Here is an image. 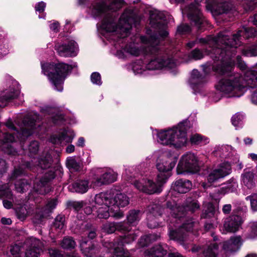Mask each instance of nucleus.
<instances>
[{
  "mask_svg": "<svg viewBox=\"0 0 257 257\" xmlns=\"http://www.w3.org/2000/svg\"><path fill=\"white\" fill-rule=\"evenodd\" d=\"M9 47L6 40H0V57H3L8 54Z\"/></svg>",
  "mask_w": 257,
  "mask_h": 257,
  "instance_id": "8fccbe9b",
  "label": "nucleus"
},
{
  "mask_svg": "<svg viewBox=\"0 0 257 257\" xmlns=\"http://www.w3.org/2000/svg\"><path fill=\"white\" fill-rule=\"evenodd\" d=\"M75 245V242L71 237L64 238L61 243V247L65 249H72L74 248Z\"/></svg>",
  "mask_w": 257,
  "mask_h": 257,
  "instance_id": "c03bdc74",
  "label": "nucleus"
},
{
  "mask_svg": "<svg viewBox=\"0 0 257 257\" xmlns=\"http://www.w3.org/2000/svg\"><path fill=\"white\" fill-rule=\"evenodd\" d=\"M256 36V31L253 28H243L239 30L237 34L232 36L231 41L229 40V33L222 32L217 37L207 36L198 40L199 43L207 45L209 47H213L214 51L211 57L220 61L221 65L217 68L213 66V69L221 74H226L231 72L234 64L231 57L235 54V48L240 46V37L248 38Z\"/></svg>",
  "mask_w": 257,
  "mask_h": 257,
  "instance_id": "f03ea898",
  "label": "nucleus"
},
{
  "mask_svg": "<svg viewBox=\"0 0 257 257\" xmlns=\"http://www.w3.org/2000/svg\"><path fill=\"white\" fill-rule=\"evenodd\" d=\"M199 208L197 201L193 200L189 202L185 207L178 206L175 202H168L166 208H161L157 205H153L149 206L148 210L149 213L147 215L148 225L151 228L157 227L159 224L156 220V217L157 215H161L160 212L163 210L164 213H170L174 218H180L184 215L185 211H189L191 212L195 211Z\"/></svg>",
  "mask_w": 257,
  "mask_h": 257,
  "instance_id": "39448f33",
  "label": "nucleus"
},
{
  "mask_svg": "<svg viewBox=\"0 0 257 257\" xmlns=\"http://www.w3.org/2000/svg\"><path fill=\"white\" fill-rule=\"evenodd\" d=\"M55 176L54 169L51 168L45 174L37 186H35L36 191L40 194H45L49 192L51 189L48 182L53 179Z\"/></svg>",
  "mask_w": 257,
  "mask_h": 257,
  "instance_id": "412c9836",
  "label": "nucleus"
},
{
  "mask_svg": "<svg viewBox=\"0 0 257 257\" xmlns=\"http://www.w3.org/2000/svg\"><path fill=\"white\" fill-rule=\"evenodd\" d=\"M31 246L28 248L25 253L26 257H38L42 251L44 244L39 239L31 238Z\"/></svg>",
  "mask_w": 257,
  "mask_h": 257,
  "instance_id": "bb28decb",
  "label": "nucleus"
},
{
  "mask_svg": "<svg viewBox=\"0 0 257 257\" xmlns=\"http://www.w3.org/2000/svg\"><path fill=\"white\" fill-rule=\"evenodd\" d=\"M188 17L194 22L195 25L199 29L204 27L207 21L202 16L198 3L191 4L188 7Z\"/></svg>",
  "mask_w": 257,
  "mask_h": 257,
  "instance_id": "6ab92c4d",
  "label": "nucleus"
},
{
  "mask_svg": "<svg viewBox=\"0 0 257 257\" xmlns=\"http://www.w3.org/2000/svg\"><path fill=\"white\" fill-rule=\"evenodd\" d=\"M238 188L237 181L234 178H231L226 182L223 186L220 188V193L225 194L236 191Z\"/></svg>",
  "mask_w": 257,
  "mask_h": 257,
  "instance_id": "f704fd0d",
  "label": "nucleus"
},
{
  "mask_svg": "<svg viewBox=\"0 0 257 257\" xmlns=\"http://www.w3.org/2000/svg\"><path fill=\"white\" fill-rule=\"evenodd\" d=\"M204 56V54L199 49H195L191 52L189 55L190 59H194L198 60L202 59Z\"/></svg>",
  "mask_w": 257,
  "mask_h": 257,
  "instance_id": "3c124183",
  "label": "nucleus"
},
{
  "mask_svg": "<svg viewBox=\"0 0 257 257\" xmlns=\"http://www.w3.org/2000/svg\"><path fill=\"white\" fill-rule=\"evenodd\" d=\"M140 211L132 210L127 216L128 222L132 225H136L140 219Z\"/></svg>",
  "mask_w": 257,
  "mask_h": 257,
  "instance_id": "58836bf2",
  "label": "nucleus"
},
{
  "mask_svg": "<svg viewBox=\"0 0 257 257\" xmlns=\"http://www.w3.org/2000/svg\"><path fill=\"white\" fill-rule=\"evenodd\" d=\"M81 250L83 254L87 257H91L98 251V248L91 241L82 240L80 243Z\"/></svg>",
  "mask_w": 257,
  "mask_h": 257,
  "instance_id": "473e14b6",
  "label": "nucleus"
},
{
  "mask_svg": "<svg viewBox=\"0 0 257 257\" xmlns=\"http://www.w3.org/2000/svg\"><path fill=\"white\" fill-rule=\"evenodd\" d=\"M127 230H122L126 231L124 235L121 237L120 240L115 243L105 242V246L107 247L109 251H113V254L112 257H127L128 252L125 251L124 248L121 246L123 243H128L133 241L137 236L136 233L130 232L128 227L126 226Z\"/></svg>",
  "mask_w": 257,
  "mask_h": 257,
  "instance_id": "9b49d317",
  "label": "nucleus"
},
{
  "mask_svg": "<svg viewBox=\"0 0 257 257\" xmlns=\"http://www.w3.org/2000/svg\"><path fill=\"white\" fill-rule=\"evenodd\" d=\"M39 149V144L38 142L33 141L31 143L29 147V150L32 154H35Z\"/></svg>",
  "mask_w": 257,
  "mask_h": 257,
  "instance_id": "052dcab7",
  "label": "nucleus"
},
{
  "mask_svg": "<svg viewBox=\"0 0 257 257\" xmlns=\"http://www.w3.org/2000/svg\"><path fill=\"white\" fill-rule=\"evenodd\" d=\"M19 94V91L17 89H11L10 90H7L1 94V100L2 101H7L11 99H14Z\"/></svg>",
  "mask_w": 257,
  "mask_h": 257,
  "instance_id": "4c0bfd02",
  "label": "nucleus"
},
{
  "mask_svg": "<svg viewBox=\"0 0 257 257\" xmlns=\"http://www.w3.org/2000/svg\"><path fill=\"white\" fill-rule=\"evenodd\" d=\"M6 125L11 132L3 135V139L0 140V149L8 154L12 153L11 143L16 140L13 135L15 133L19 134V136L17 137V138H20L19 139L23 140L25 137L30 136L34 132L36 126H39V124H37L33 120L25 119L23 121V126L21 127V133H19L17 131H15L16 127L11 120H8Z\"/></svg>",
  "mask_w": 257,
  "mask_h": 257,
  "instance_id": "1a4fd4ad",
  "label": "nucleus"
},
{
  "mask_svg": "<svg viewBox=\"0 0 257 257\" xmlns=\"http://www.w3.org/2000/svg\"><path fill=\"white\" fill-rule=\"evenodd\" d=\"M108 191L114 192L111 199L112 203L110 209L112 217L116 219L120 218L123 216V213L119 208L128 204L129 198L126 195L117 191L115 189H111Z\"/></svg>",
  "mask_w": 257,
  "mask_h": 257,
  "instance_id": "ddd939ff",
  "label": "nucleus"
},
{
  "mask_svg": "<svg viewBox=\"0 0 257 257\" xmlns=\"http://www.w3.org/2000/svg\"><path fill=\"white\" fill-rule=\"evenodd\" d=\"M153 156L156 159V166L159 173L155 179L150 175L134 183L139 190L149 194L162 191L163 185L171 176V172L178 160L177 155L168 152L158 151L154 152Z\"/></svg>",
  "mask_w": 257,
  "mask_h": 257,
  "instance_id": "7ed1b4c3",
  "label": "nucleus"
},
{
  "mask_svg": "<svg viewBox=\"0 0 257 257\" xmlns=\"http://www.w3.org/2000/svg\"><path fill=\"white\" fill-rule=\"evenodd\" d=\"M246 200H249L251 209L253 211H257V194H253L246 197Z\"/></svg>",
  "mask_w": 257,
  "mask_h": 257,
  "instance_id": "864d4df0",
  "label": "nucleus"
},
{
  "mask_svg": "<svg viewBox=\"0 0 257 257\" xmlns=\"http://www.w3.org/2000/svg\"><path fill=\"white\" fill-rule=\"evenodd\" d=\"M243 75V78L238 73L222 78L215 85L216 89L227 97H233L242 96L247 86L257 87V70H247Z\"/></svg>",
  "mask_w": 257,
  "mask_h": 257,
  "instance_id": "20e7f679",
  "label": "nucleus"
},
{
  "mask_svg": "<svg viewBox=\"0 0 257 257\" xmlns=\"http://www.w3.org/2000/svg\"><path fill=\"white\" fill-rule=\"evenodd\" d=\"M16 213L19 219L24 220L27 216L28 211L26 207L23 206L20 209L16 210Z\"/></svg>",
  "mask_w": 257,
  "mask_h": 257,
  "instance_id": "6e6d98bb",
  "label": "nucleus"
},
{
  "mask_svg": "<svg viewBox=\"0 0 257 257\" xmlns=\"http://www.w3.org/2000/svg\"><path fill=\"white\" fill-rule=\"evenodd\" d=\"M52 159L50 154H47L43 155L39 158H33L31 162L26 164V167L31 169H33L35 166H37L42 169L49 168L52 164Z\"/></svg>",
  "mask_w": 257,
  "mask_h": 257,
  "instance_id": "393cba45",
  "label": "nucleus"
},
{
  "mask_svg": "<svg viewBox=\"0 0 257 257\" xmlns=\"http://www.w3.org/2000/svg\"><path fill=\"white\" fill-rule=\"evenodd\" d=\"M236 59L237 61L238 67L242 70H244L246 68V65L243 62L241 61V57L238 56L236 58Z\"/></svg>",
  "mask_w": 257,
  "mask_h": 257,
  "instance_id": "69168bd1",
  "label": "nucleus"
},
{
  "mask_svg": "<svg viewBox=\"0 0 257 257\" xmlns=\"http://www.w3.org/2000/svg\"><path fill=\"white\" fill-rule=\"evenodd\" d=\"M189 128V122L185 120L170 129L161 130L157 134V142L163 145L181 148L187 144V131Z\"/></svg>",
  "mask_w": 257,
  "mask_h": 257,
  "instance_id": "423d86ee",
  "label": "nucleus"
},
{
  "mask_svg": "<svg viewBox=\"0 0 257 257\" xmlns=\"http://www.w3.org/2000/svg\"><path fill=\"white\" fill-rule=\"evenodd\" d=\"M30 184L25 179L18 180L15 183L16 190L18 192H24L28 190Z\"/></svg>",
  "mask_w": 257,
  "mask_h": 257,
  "instance_id": "79ce46f5",
  "label": "nucleus"
},
{
  "mask_svg": "<svg viewBox=\"0 0 257 257\" xmlns=\"http://www.w3.org/2000/svg\"><path fill=\"white\" fill-rule=\"evenodd\" d=\"M198 171V159L194 154L189 152L181 157L177 167L178 174H183L188 172L194 173Z\"/></svg>",
  "mask_w": 257,
  "mask_h": 257,
  "instance_id": "f8f14e48",
  "label": "nucleus"
},
{
  "mask_svg": "<svg viewBox=\"0 0 257 257\" xmlns=\"http://www.w3.org/2000/svg\"><path fill=\"white\" fill-rule=\"evenodd\" d=\"M114 192L112 191H107L101 192L96 194L95 196L94 201L98 205L95 206L97 209V216L99 218L107 219L109 217H112V213L111 211L112 202L111 199Z\"/></svg>",
  "mask_w": 257,
  "mask_h": 257,
  "instance_id": "9d476101",
  "label": "nucleus"
},
{
  "mask_svg": "<svg viewBox=\"0 0 257 257\" xmlns=\"http://www.w3.org/2000/svg\"><path fill=\"white\" fill-rule=\"evenodd\" d=\"M243 119L244 115L240 112H237L232 116L231 118L232 123L236 127L239 126L242 124Z\"/></svg>",
  "mask_w": 257,
  "mask_h": 257,
  "instance_id": "09e8293b",
  "label": "nucleus"
},
{
  "mask_svg": "<svg viewBox=\"0 0 257 257\" xmlns=\"http://www.w3.org/2000/svg\"><path fill=\"white\" fill-rule=\"evenodd\" d=\"M146 253L149 257H162L167 253V251L161 245H158L146 252Z\"/></svg>",
  "mask_w": 257,
  "mask_h": 257,
  "instance_id": "e433bc0d",
  "label": "nucleus"
},
{
  "mask_svg": "<svg viewBox=\"0 0 257 257\" xmlns=\"http://www.w3.org/2000/svg\"><path fill=\"white\" fill-rule=\"evenodd\" d=\"M54 49L59 56L63 57H75L79 50L77 43L73 40L57 42Z\"/></svg>",
  "mask_w": 257,
  "mask_h": 257,
  "instance_id": "2eb2a0df",
  "label": "nucleus"
},
{
  "mask_svg": "<svg viewBox=\"0 0 257 257\" xmlns=\"http://www.w3.org/2000/svg\"><path fill=\"white\" fill-rule=\"evenodd\" d=\"M49 253L50 257H65V255L61 253L59 250L55 249H50Z\"/></svg>",
  "mask_w": 257,
  "mask_h": 257,
  "instance_id": "680f3d73",
  "label": "nucleus"
},
{
  "mask_svg": "<svg viewBox=\"0 0 257 257\" xmlns=\"http://www.w3.org/2000/svg\"><path fill=\"white\" fill-rule=\"evenodd\" d=\"M146 66H144L142 61H138L132 64V70L135 74H143L146 70Z\"/></svg>",
  "mask_w": 257,
  "mask_h": 257,
  "instance_id": "a18cd8bd",
  "label": "nucleus"
},
{
  "mask_svg": "<svg viewBox=\"0 0 257 257\" xmlns=\"http://www.w3.org/2000/svg\"><path fill=\"white\" fill-rule=\"evenodd\" d=\"M64 119V116L61 115H57L54 117L53 121L55 123L59 124Z\"/></svg>",
  "mask_w": 257,
  "mask_h": 257,
  "instance_id": "338daca9",
  "label": "nucleus"
},
{
  "mask_svg": "<svg viewBox=\"0 0 257 257\" xmlns=\"http://www.w3.org/2000/svg\"><path fill=\"white\" fill-rule=\"evenodd\" d=\"M10 250L13 257H21L20 254V246L19 245L17 244L12 245Z\"/></svg>",
  "mask_w": 257,
  "mask_h": 257,
  "instance_id": "4d7b16f0",
  "label": "nucleus"
},
{
  "mask_svg": "<svg viewBox=\"0 0 257 257\" xmlns=\"http://www.w3.org/2000/svg\"><path fill=\"white\" fill-rule=\"evenodd\" d=\"M142 52L137 44L133 43L127 45L124 48L116 51V55L120 58H124L128 55L137 56Z\"/></svg>",
  "mask_w": 257,
  "mask_h": 257,
  "instance_id": "a878e982",
  "label": "nucleus"
},
{
  "mask_svg": "<svg viewBox=\"0 0 257 257\" xmlns=\"http://www.w3.org/2000/svg\"><path fill=\"white\" fill-rule=\"evenodd\" d=\"M213 154L222 159H228L230 161L233 157L234 161H238V154L236 151L230 145H218L214 147Z\"/></svg>",
  "mask_w": 257,
  "mask_h": 257,
  "instance_id": "f3484780",
  "label": "nucleus"
},
{
  "mask_svg": "<svg viewBox=\"0 0 257 257\" xmlns=\"http://www.w3.org/2000/svg\"><path fill=\"white\" fill-rule=\"evenodd\" d=\"M192 184L187 179H180L176 180L173 185V189L179 193H186L192 188Z\"/></svg>",
  "mask_w": 257,
  "mask_h": 257,
  "instance_id": "7c9ffc66",
  "label": "nucleus"
},
{
  "mask_svg": "<svg viewBox=\"0 0 257 257\" xmlns=\"http://www.w3.org/2000/svg\"><path fill=\"white\" fill-rule=\"evenodd\" d=\"M123 5V0H95L90 7V12L94 17H103L99 31L104 33L117 35L124 38L129 33L133 23L135 22L134 13L126 10L120 16L118 25L116 24V15L114 12L119 10Z\"/></svg>",
  "mask_w": 257,
  "mask_h": 257,
  "instance_id": "f257e3e1",
  "label": "nucleus"
},
{
  "mask_svg": "<svg viewBox=\"0 0 257 257\" xmlns=\"http://www.w3.org/2000/svg\"><path fill=\"white\" fill-rule=\"evenodd\" d=\"M148 70H157L166 68L175 74L177 72V63L173 59L165 60L162 58H157L151 60L146 66Z\"/></svg>",
  "mask_w": 257,
  "mask_h": 257,
  "instance_id": "dca6fc26",
  "label": "nucleus"
},
{
  "mask_svg": "<svg viewBox=\"0 0 257 257\" xmlns=\"http://www.w3.org/2000/svg\"><path fill=\"white\" fill-rule=\"evenodd\" d=\"M7 169V165L5 160L0 159V174L5 172Z\"/></svg>",
  "mask_w": 257,
  "mask_h": 257,
  "instance_id": "0e129e2a",
  "label": "nucleus"
},
{
  "mask_svg": "<svg viewBox=\"0 0 257 257\" xmlns=\"http://www.w3.org/2000/svg\"><path fill=\"white\" fill-rule=\"evenodd\" d=\"M75 137V134L71 130H64L58 135H53L50 138V141L54 144L66 145L72 142Z\"/></svg>",
  "mask_w": 257,
  "mask_h": 257,
  "instance_id": "5701e85b",
  "label": "nucleus"
},
{
  "mask_svg": "<svg viewBox=\"0 0 257 257\" xmlns=\"http://www.w3.org/2000/svg\"><path fill=\"white\" fill-rule=\"evenodd\" d=\"M218 211V206H215L212 203L209 202L205 205L202 216L204 218H215Z\"/></svg>",
  "mask_w": 257,
  "mask_h": 257,
  "instance_id": "72a5a7b5",
  "label": "nucleus"
},
{
  "mask_svg": "<svg viewBox=\"0 0 257 257\" xmlns=\"http://www.w3.org/2000/svg\"><path fill=\"white\" fill-rule=\"evenodd\" d=\"M242 220L240 216L232 215L227 218L224 223V233L235 232L237 231L241 227Z\"/></svg>",
  "mask_w": 257,
  "mask_h": 257,
  "instance_id": "b1692460",
  "label": "nucleus"
},
{
  "mask_svg": "<svg viewBox=\"0 0 257 257\" xmlns=\"http://www.w3.org/2000/svg\"><path fill=\"white\" fill-rule=\"evenodd\" d=\"M255 174L253 171L244 169L240 176L241 184L248 189H251L255 186Z\"/></svg>",
  "mask_w": 257,
  "mask_h": 257,
  "instance_id": "c756f323",
  "label": "nucleus"
},
{
  "mask_svg": "<svg viewBox=\"0 0 257 257\" xmlns=\"http://www.w3.org/2000/svg\"><path fill=\"white\" fill-rule=\"evenodd\" d=\"M190 141L192 144L204 145L209 142V139L207 137L202 136L198 134L191 135Z\"/></svg>",
  "mask_w": 257,
  "mask_h": 257,
  "instance_id": "c9c22d12",
  "label": "nucleus"
},
{
  "mask_svg": "<svg viewBox=\"0 0 257 257\" xmlns=\"http://www.w3.org/2000/svg\"><path fill=\"white\" fill-rule=\"evenodd\" d=\"M102 229L107 233H113L115 230L122 231L127 230L126 224L124 222L115 223L114 222H107L104 224Z\"/></svg>",
  "mask_w": 257,
  "mask_h": 257,
  "instance_id": "2f4dec72",
  "label": "nucleus"
},
{
  "mask_svg": "<svg viewBox=\"0 0 257 257\" xmlns=\"http://www.w3.org/2000/svg\"><path fill=\"white\" fill-rule=\"evenodd\" d=\"M218 250L217 246L215 244H211L203 251L204 257H216V253Z\"/></svg>",
  "mask_w": 257,
  "mask_h": 257,
  "instance_id": "49530a36",
  "label": "nucleus"
},
{
  "mask_svg": "<svg viewBox=\"0 0 257 257\" xmlns=\"http://www.w3.org/2000/svg\"><path fill=\"white\" fill-rule=\"evenodd\" d=\"M190 31V27L186 24H182L179 26L177 29V33L180 34H183L189 32Z\"/></svg>",
  "mask_w": 257,
  "mask_h": 257,
  "instance_id": "bf43d9fd",
  "label": "nucleus"
},
{
  "mask_svg": "<svg viewBox=\"0 0 257 257\" xmlns=\"http://www.w3.org/2000/svg\"><path fill=\"white\" fill-rule=\"evenodd\" d=\"M242 243L241 237L240 236H235L224 242L222 247L226 252H232L238 250Z\"/></svg>",
  "mask_w": 257,
  "mask_h": 257,
  "instance_id": "cd10ccee",
  "label": "nucleus"
},
{
  "mask_svg": "<svg viewBox=\"0 0 257 257\" xmlns=\"http://www.w3.org/2000/svg\"><path fill=\"white\" fill-rule=\"evenodd\" d=\"M206 81L205 77L197 70L194 69L192 71L189 83L194 93H201L203 91Z\"/></svg>",
  "mask_w": 257,
  "mask_h": 257,
  "instance_id": "aec40b11",
  "label": "nucleus"
},
{
  "mask_svg": "<svg viewBox=\"0 0 257 257\" xmlns=\"http://www.w3.org/2000/svg\"><path fill=\"white\" fill-rule=\"evenodd\" d=\"M66 166L69 170L74 171L79 170L81 168L80 163L77 162L75 158L73 157L67 158Z\"/></svg>",
  "mask_w": 257,
  "mask_h": 257,
  "instance_id": "ea45409f",
  "label": "nucleus"
},
{
  "mask_svg": "<svg viewBox=\"0 0 257 257\" xmlns=\"http://www.w3.org/2000/svg\"><path fill=\"white\" fill-rule=\"evenodd\" d=\"M91 82L96 85H100L102 84L100 74L98 72H93L90 77Z\"/></svg>",
  "mask_w": 257,
  "mask_h": 257,
  "instance_id": "5fc2aeb1",
  "label": "nucleus"
},
{
  "mask_svg": "<svg viewBox=\"0 0 257 257\" xmlns=\"http://www.w3.org/2000/svg\"><path fill=\"white\" fill-rule=\"evenodd\" d=\"M244 55L248 57L257 56V46H252L244 52Z\"/></svg>",
  "mask_w": 257,
  "mask_h": 257,
  "instance_id": "13d9d810",
  "label": "nucleus"
},
{
  "mask_svg": "<svg viewBox=\"0 0 257 257\" xmlns=\"http://www.w3.org/2000/svg\"><path fill=\"white\" fill-rule=\"evenodd\" d=\"M46 7V4L43 2H41L37 3L35 6V10L36 12L39 13H42L44 12Z\"/></svg>",
  "mask_w": 257,
  "mask_h": 257,
  "instance_id": "e2e57ef3",
  "label": "nucleus"
},
{
  "mask_svg": "<svg viewBox=\"0 0 257 257\" xmlns=\"http://www.w3.org/2000/svg\"><path fill=\"white\" fill-rule=\"evenodd\" d=\"M41 67L42 72L48 76L54 88L58 91H62L64 79L72 69L77 67V65L76 62H73L70 65L63 63L57 64L41 63Z\"/></svg>",
  "mask_w": 257,
  "mask_h": 257,
  "instance_id": "6e6552de",
  "label": "nucleus"
},
{
  "mask_svg": "<svg viewBox=\"0 0 257 257\" xmlns=\"http://www.w3.org/2000/svg\"><path fill=\"white\" fill-rule=\"evenodd\" d=\"M166 17L163 13L155 11L150 15V24L151 27L155 29V35L148 36H142L141 40L142 42L146 45V53H153L156 51L157 46L160 42L161 38H163L168 35V32L166 30L167 25Z\"/></svg>",
  "mask_w": 257,
  "mask_h": 257,
  "instance_id": "0eeeda50",
  "label": "nucleus"
},
{
  "mask_svg": "<svg viewBox=\"0 0 257 257\" xmlns=\"http://www.w3.org/2000/svg\"><path fill=\"white\" fill-rule=\"evenodd\" d=\"M117 174L110 168L100 170L91 180L92 188L109 184L116 181Z\"/></svg>",
  "mask_w": 257,
  "mask_h": 257,
  "instance_id": "4468645a",
  "label": "nucleus"
},
{
  "mask_svg": "<svg viewBox=\"0 0 257 257\" xmlns=\"http://www.w3.org/2000/svg\"><path fill=\"white\" fill-rule=\"evenodd\" d=\"M0 197L13 199V195L9 188V184L0 185Z\"/></svg>",
  "mask_w": 257,
  "mask_h": 257,
  "instance_id": "37998d69",
  "label": "nucleus"
},
{
  "mask_svg": "<svg viewBox=\"0 0 257 257\" xmlns=\"http://www.w3.org/2000/svg\"><path fill=\"white\" fill-rule=\"evenodd\" d=\"M65 222V218L64 216L61 215L57 216L55 219V222L54 223V226L56 228H58L59 229H62L65 226L64 224Z\"/></svg>",
  "mask_w": 257,
  "mask_h": 257,
  "instance_id": "603ef678",
  "label": "nucleus"
},
{
  "mask_svg": "<svg viewBox=\"0 0 257 257\" xmlns=\"http://www.w3.org/2000/svg\"><path fill=\"white\" fill-rule=\"evenodd\" d=\"M91 185H89V182L86 180H77L68 186V190L72 192L83 194L86 193Z\"/></svg>",
  "mask_w": 257,
  "mask_h": 257,
  "instance_id": "c85d7f7f",
  "label": "nucleus"
},
{
  "mask_svg": "<svg viewBox=\"0 0 257 257\" xmlns=\"http://www.w3.org/2000/svg\"><path fill=\"white\" fill-rule=\"evenodd\" d=\"M23 173V170L21 168H20L19 169H16L15 170L13 176L12 178L15 179L17 178L18 176L20 175L21 174H22Z\"/></svg>",
  "mask_w": 257,
  "mask_h": 257,
  "instance_id": "774afa93",
  "label": "nucleus"
},
{
  "mask_svg": "<svg viewBox=\"0 0 257 257\" xmlns=\"http://www.w3.org/2000/svg\"><path fill=\"white\" fill-rule=\"evenodd\" d=\"M57 204V201L55 199H52L48 201L41 215H40V216L43 217L46 214H48L49 212H51V211L55 208Z\"/></svg>",
  "mask_w": 257,
  "mask_h": 257,
  "instance_id": "de8ad7c7",
  "label": "nucleus"
},
{
  "mask_svg": "<svg viewBox=\"0 0 257 257\" xmlns=\"http://www.w3.org/2000/svg\"><path fill=\"white\" fill-rule=\"evenodd\" d=\"M231 172L230 163L224 162L220 164L219 167L213 170L207 176L208 183H213L219 179L223 178Z\"/></svg>",
  "mask_w": 257,
  "mask_h": 257,
  "instance_id": "a211bd4d",
  "label": "nucleus"
},
{
  "mask_svg": "<svg viewBox=\"0 0 257 257\" xmlns=\"http://www.w3.org/2000/svg\"><path fill=\"white\" fill-rule=\"evenodd\" d=\"M194 226V222L192 220H188L184 223L177 230H170L169 235L172 239L178 241H183L186 236L185 231H190Z\"/></svg>",
  "mask_w": 257,
  "mask_h": 257,
  "instance_id": "4be33fe9",
  "label": "nucleus"
},
{
  "mask_svg": "<svg viewBox=\"0 0 257 257\" xmlns=\"http://www.w3.org/2000/svg\"><path fill=\"white\" fill-rule=\"evenodd\" d=\"M246 237L253 239L257 237V221H252L248 224V232Z\"/></svg>",
  "mask_w": 257,
  "mask_h": 257,
  "instance_id": "a19ab883",
  "label": "nucleus"
}]
</instances>
